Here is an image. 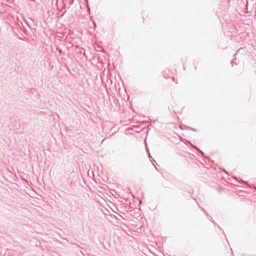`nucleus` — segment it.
<instances>
[{
    "label": "nucleus",
    "instance_id": "nucleus-1",
    "mask_svg": "<svg viewBox=\"0 0 256 256\" xmlns=\"http://www.w3.org/2000/svg\"><path fill=\"white\" fill-rule=\"evenodd\" d=\"M189 129L193 131H196V129L194 128H190Z\"/></svg>",
    "mask_w": 256,
    "mask_h": 256
},
{
    "label": "nucleus",
    "instance_id": "nucleus-2",
    "mask_svg": "<svg viewBox=\"0 0 256 256\" xmlns=\"http://www.w3.org/2000/svg\"><path fill=\"white\" fill-rule=\"evenodd\" d=\"M254 17H256V10H255V12H254Z\"/></svg>",
    "mask_w": 256,
    "mask_h": 256
},
{
    "label": "nucleus",
    "instance_id": "nucleus-3",
    "mask_svg": "<svg viewBox=\"0 0 256 256\" xmlns=\"http://www.w3.org/2000/svg\"><path fill=\"white\" fill-rule=\"evenodd\" d=\"M202 210L204 212V213H206V211H205V210H204L202 209Z\"/></svg>",
    "mask_w": 256,
    "mask_h": 256
},
{
    "label": "nucleus",
    "instance_id": "nucleus-4",
    "mask_svg": "<svg viewBox=\"0 0 256 256\" xmlns=\"http://www.w3.org/2000/svg\"><path fill=\"white\" fill-rule=\"evenodd\" d=\"M149 157L150 158V154L148 153Z\"/></svg>",
    "mask_w": 256,
    "mask_h": 256
}]
</instances>
